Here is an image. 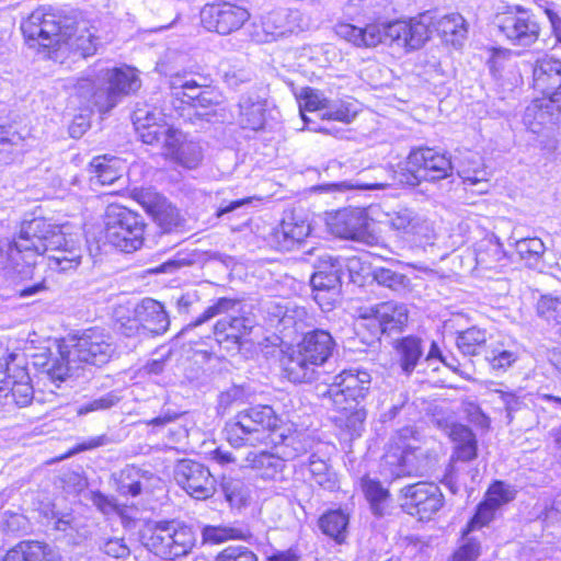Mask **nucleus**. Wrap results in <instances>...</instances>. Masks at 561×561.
<instances>
[{
  "label": "nucleus",
  "instance_id": "nucleus-24",
  "mask_svg": "<svg viewBox=\"0 0 561 561\" xmlns=\"http://www.w3.org/2000/svg\"><path fill=\"white\" fill-rule=\"evenodd\" d=\"M282 366L285 377L294 383H310L319 378V366L296 346L284 352Z\"/></svg>",
  "mask_w": 561,
  "mask_h": 561
},
{
  "label": "nucleus",
  "instance_id": "nucleus-34",
  "mask_svg": "<svg viewBox=\"0 0 561 561\" xmlns=\"http://www.w3.org/2000/svg\"><path fill=\"white\" fill-rule=\"evenodd\" d=\"M266 102L257 95H242L239 101V122L243 128L260 130L265 125Z\"/></svg>",
  "mask_w": 561,
  "mask_h": 561
},
{
  "label": "nucleus",
  "instance_id": "nucleus-5",
  "mask_svg": "<svg viewBox=\"0 0 561 561\" xmlns=\"http://www.w3.org/2000/svg\"><path fill=\"white\" fill-rule=\"evenodd\" d=\"M234 448L277 446L293 440V425L284 423L271 405H255L239 411L224 428Z\"/></svg>",
  "mask_w": 561,
  "mask_h": 561
},
{
  "label": "nucleus",
  "instance_id": "nucleus-38",
  "mask_svg": "<svg viewBox=\"0 0 561 561\" xmlns=\"http://www.w3.org/2000/svg\"><path fill=\"white\" fill-rule=\"evenodd\" d=\"M310 233V225L305 219L291 217L283 220L277 231L278 243L284 250L290 251L302 242Z\"/></svg>",
  "mask_w": 561,
  "mask_h": 561
},
{
  "label": "nucleus",
  "instance_id": "nucleus-23",
  "mask_svg": "<svg viewBox=\"0 0 561 561\" xmlns=\"http://www.w3.org/2000/svg\"><path fill=\"white\" fill-rule=\"evenodd\" d=\"M266 313L270 327L279 331L286 336L304 330L309 325L310 316L305 307L291 302L282 305L270 302L266 306Z\"/></svg>",
  "mask_w": 561,
  "mask_h": 561
},
{
  "label": "nucleus",
  "instance_id": "nucleus-44",
  "mask_svg": "<svg viewBox=\"0 0 561 561\" xmlns=\"http://www.w3.org/2000/svg\"><path fill=\"white\" fill-rule=\"evenodd\" d=\"M362 489L370 503V507L375 515L381 516L385 513L389 500V491L377 480L364 477L362 479Z\"/></svg>",
  "mask_w": 561,
  "mask_h": 561
},
{
  "label": "nucleus",
  "instance_id": "nucleus-3",
  "mask_svg": "<svg viewBox=\"0 0 561 561\" xmlns=\"http://www.w3.org/2000/svg\"><path fill=\"white\" fill-rule=\"evenodd\" d=\"M21 31L30 48L50 59H58L66 51L80 58L96 51L98 38L89 28L68 33V28L61 27L59 19L44 8L34 10L22 22Z\"/></svg>",
  "mask_w": 561,
  "mask_h": 561
},
{
  "label": "nucleus",
  "instance_id": "nucleus-64",
  "mask_svg": "<svg viewBox=\"0 0 561 561\" xmlns=\"http://www.w3.org/2000/svg\"><path fill=\"white\" fill-rule=\"evenodd\" d=\"M119 401H121V397L116 392L111 391L100 398L93 399V400L82 404L78 409V414L85 415L90 412L107 410V409H111L112 407L116 405Z\"/></svg>",
  "mask_w": 561,
  "mask_h": 561
},
{
  "label": "nucleus",
  "instance_id": "nucleus-60",
  "mask_svg": "<svg viewBox=\"0 0 561 561\" xmlns=\"http://www.w3.org/2000/svg\"><path fill=\"white\" fill-rule=\"evenodd\" d=\"M481 553V545L478 538L463 534L462 543L454 552L449 561H477Z\"/></svg>",
  "mask_w": 561,
  "mask_h": 561
},
{
  "label": "nucleus",
  "instance_id": "nucleus-18",
  "mask_svg": "<svg viewBox=\"0 0 561 561\" xmlns=\"http://www.w3.org/2000/svg\"><path fill=\"white\" fill-rule=\"evenodd\" d=\"M176 483L196 500H206L216 491V480L201 462L183 459L174 469Z\"/></svg>",
  "mask_w": 561,
  "mask_h": 561
},
{
  "label": "nucleus",
  "instance_id": "nucleus-55",
  "mask_svg": "<svg viewBox=\"0 0 561 561\" xmlns=\"http://www.w3.org/2000/svg\"><path fill=\"white\" fill-rule=\"evenodd\" d=\"M221 488L226 500L231 506L240 507L247 503L249 492L241 480L231 478L225 479L221 483Z\"/></svg>",
  "mask_w": 561,
  "mask_h": 561
},
{
  "label": "nucleus",
  "instance_id": "nucleus-8",
  "mask_svg": "<svg viewBox=\"0 0 561 561\" xmlns=\"http://www.w3.org/2000/svg\"><path fill=\"white\" fill-rule=\"evenodd\" d=\"M144 547L164 560H174L188 554L196 543L193 527L175 522H159L147 525L140 533Z\"/></svg>",
  "mask_w": 561,
  "mask_h": 561
},
{
  "label": "nucleus",
  "instance_id": "nucleus-39",
  "mask_svg": "<svg viewBox=\"0 0 561 561\" xmlns=\"http://www.w3.org/2000/svg\"><path fill=\"white\" fill-rule=\"evenodd\" d=\"M348 515L342 510L329 511L319 519V527L322 533L334 539L337 543H342L347 534Z\"/></svg>",
  "mask_w": 561,
  "mask_h": 561
},
{
  "label": "nucleus",
  "instance_id": "nucleus-15",
  "mask_svg": "<svg viewBox=\"0 0 561 561\" xmlns=\"http://www.w3.org/2000/svg\"><path fill=\"white\" fill-rule=\"evenodd\" d=\"M401 492L402 508L420 520L431 519L444 504L443 493L434 483L417 482L404 486Z\"/></svg>",
  "mask_w": 561,
  "mask_h": 561
},
{
  "label": "nucleus",
  "instance_id": "nucleus-40",
  "mask_svg": "<svg viewBox=\"0 0 561 561\" xmlns=\"http://www.w3.org/2000/svg\"><path fill=\"white\" fill-rule=\"evenodd\" d=\"M436 28L442 37L451 43L458 45L467 35V23L462 15L459 13H451L440 18L436 23Z\"/></svg>",
  "mask_w": 561,
  "mask_h": 561
},
{
  "label": "nucleus",
  "instance_id": "nucleus-35",
  "mask_svg": "<svg viewBox=\"0 0 561 561\" xmlns=\"http://www.w3.org/2000/svg\"><path fill=\"white\" fill-rule=\"evenodd\" d=\"M342 273L330 272H314L311 276L310 283L313 289V298L320 305L321 308L331 306V301H334L339 296L341 287Z\"/></svg>",
  "mask_w": 561,
  "mask_h": 561
},
{
  "label": "nucleus",
  "instance_id": "nucleus-26",
  "mask_svg": "<svg viewBox=\"0 0 561 561\" xmlns=\"http://www.w3.org/2000/svg\"><path fill=\"white\" fill-rule=\"evenodd\" d=\"M295 346L300 350L306 357L321 367L332 356L335 348V341L328 331L317 329L306 333L302 340Z\"/></svg>",
  "mask_w": 561,
  "mask_h": 561
},
{
  "label": "nucleus",
  "instance_id": "nucleus-42",
  "mask_svg": "<svg viewBox=\"0 0 561 561\" xmlns=\"http://www.w3.org/2000/svg\"><path fill=\"white\" fill-rule=\"evenodd\" d=\"M506 257L499 242L486 240L476 251L477 265L482 270H496L505 264Z\"/></svg>",
  "mask_w": 561,
  "mask_h": 561
},
{
  "label": "nucleus",
  "instance_id": "nucleus-31",
  "mask_svg": "<svg viewBox=\"0 0 561 561\" xmlns=\"http://www.w3.org/2000/svg\"><path fill=\"white\" fill-rule=\"evenodd\" d=\"M382 466L396 478L415 474L420 470L416 449L412 447H398L389 450L383 456Z\"/></svg>",
  "mask_w": 561,
  "mask_h": 561
},
{
  "label": "nucleus",
  "instance_id": "nucleus-46",
  "mask_svg": "<svg viewBox=\"0 0 561 561\" xmlns=\"http://www.w3.org/2000/svg\"><path fill=\"white\" fill-rule=\"evenodd\" d=\"M458 175L462 179L466 188L472 190L474 193L484 194L490 188L488 179L489 174L482 162H477L476 167L472 169L460 168L458 170Z\"/></svg>",
  "mask_w": 561,
  "mask_h": 561
},
{
  "label": "nucleus",
  "instance_id": "nucleus-36",
  "mask_svg": "<svg viewBox=\"0 0 561 561\" xmlns=\"http://www.w3.org/2000/svg\"><path fill=\"white\" fill-rule=\"evenodd\" d=\"M3 561H60L59 556L39 541H23L9 550Z\"/></svg>",
  "mask_w": 561,
  "mask_h": 561
},
{
  "label": "nucleus",
  "instance_id": "nucleus-47",
  "mask_svg": "<svg viewBox=\"0 0 561 561\" xmlns=\"http://www.w3.org/2000/svg\"><path fill=\"white\" fill-rule=\"evenodd\" d=\"M485 360L490 364L492 369L506 370L518 358L516 352L507 350L499 341H491L484 355Z\"/></svg>",
  "mask_w": 561,
  "mask_h": 561
},
{
  "label": "nucleus",
  "instance_id": "nucleus-52",
  "mask_svg": "<svg viewBox=\"0 0 561 561\" xmlns=\"http://www.w3.org/2000/svg\"><path fill=\"white\" fill-rule=\"evenodd\" d=\"M309 471L313 481L325 490H334L337 486L336 477L330 471L328 463L311 455L308 462Z\"/></svg>",
  "mask_w": 561,
  "mask_h": 561
},
{
  "label": "nucleus",
  "instance_id": "nucleus-9",
  "mask_svg": "<svg viewBox=\"0 0 561 561\" xmlns=\"http://www.w3.org/2000/svg\"><path fill=\"white\" fill-rule=\"evenodd\" d=\"M104 224L105 240L114 248L131 253L142 247L146 225L139 214L112 204L106 208Z\"/></svg>",
  "mask_w": 561,
  "mask_h": 561
},
{
  "label": "nucleus",
  "instance_id": "nucleus-54",
  "mask_svg": "<svg viewBox=\"0 0 561 561\" xmlns=\"http://www.w3.org/2000/svg\"><path fill=\"white\" fill-rule=\"evenodd\" d=\"M356 115L357 108L354 103L347 101H329L324 112L321 114V118L348 124Z\"/></svg>",
  "mask_w": 561,
  "mask_h": 561
},
{
  "label": "nucleus",
  "instance_id": "nucleus-61",
  "mask_svg": "<svg viewBox=\"0 0 561 561\" xmlns=\"http://www.w3.org/2000/svg\"><path fill=\"white\" fill-rule=\"evenodd\" d=\"M214 561H259V557L249 547L231 545L222 549Z\"/></svg>",
  "mask_w": 561,
  "mask_h": 561
},
{
  "label": "nucleus",
  "instance_id": "nucleus-29",
  "mask_svg": "<svg viewBox=\"0 0 561 561\" xmlns=\"http://www.w3.org/2000/svg\"><path fill=\"white\" fill-rule=\"evenodd\" d=\"M534 88L550 96L561 92V61L552 57H545L538 60L534 67Z\"/></svg>",
  "mask_w": 561,
  "mask_h": 561
},
{
  "label": "nucleus",
  "instance_id": "nucleus-30",
  "mask_svg": "<svg viewBox=\"0 0 561 561\" xmlns=\"http://www.w3.org/2000/svg\"><path fill=\"white\" fill-rule=\"evenodd\" d=\"M331 416L336 427L344 431L352 438L358 437L365 430L367 412L360 402L342 403L341 407H332Z\"/></svg>",
  "mask_w": 561,
  "mask_h": 561
},
{
  "label": "nucleus",
  "instance_id": "nucleus-33",
  "mask_svg": "<svg viewBox=\"0 0 561 561\" xmlns=\"http://www.w3.org/2000/svg\"><path fill=\"white\" fill-rule=\"evenodd\" d=\"M241 468H251L264 480H274L283 471L284 460L267 451H250L240 462Z\"/></svg>",
  "mask_w": 561,
  "mask_h": 561
},
{
  "label": "nucleus",
  "instance_id": "nucleus-41",
  "mask_svg": "<svg viewBox=\"0 0 561 561\" xmlns=\"http://www.w3.org/2000/svg\"><path fill=\"white\" fill-rule=\"evenodd\" d=\"M248 530L224 525H206L202 529V540L208 545H220L229 540H245Z\"/></svg>",
  "mask_w": 561,
  "mask_h": 561
},
{
  "label": "nucleus",
  "instance_id": "nucleus-4",
  "mask_svg": "<svg viewBox=\"0 0 561 561\" xmlns=\"http://www.w3.org/2000/svg\"><path fill=\"white\" fill-rule=\"evenodd\" d=\"M141 81L135 69L103 68L89 69L81 77L69 78L65 88L82 105H93L101 114L114 108L123 96L135 93Z\"/></svg>",
  "mask_w": 561,
  "mask_h": 561
},
{
  "label": "nucleus",
  "instance_id": "nucleus-50",
  "mask_svg": "<svg viewBox=\"0 0 561 561\" xmlns=\"http://www.w3.org/2000/svg\"><path fill=\"white\" fill-rule=\"evenodd\" d=\"M329 100L325 99L321 92L313 89H306L304 91L302 100L299 103V108L301 113V117L306 124V127L311 130H318L316 127H310L309 123L311 119L305 115V111L308 112H316L317 116L321 118V114L324 112L325 106L328 104ZM322 128H319V131H321Z\"/></svg>",
  "mask_w": 561,
  "mask_h": 561
},
{
  "label": "nucleus",
  "instance_id": "nucleus-13",
  "mask_svg": "<svg viewBox=\"0 0 561 561\" xmlns=\"http://www.w3.org/2000/svg\"><path fill=\"white\" fill-rule=\"evenodd\" d=\"M495 25L500 34L514 46H531L540 34V26L535 16L519 5L516 7V11L496 15Z\"/></svg>",
  "mask_w": 561,
  "mask_h": 561
},
{
  "label": "nucleus",
  "instance_id": "nucleus-45",
  "mask_svg": "<svg viewBox=\"0 0 561 561\" xmlns=\"http://www.w3.org/2000/svg\"><path fill=\"white\" fill-rule=\"evenodd\" d=\"M24 150V138L12 127L0 126V161H13Z\"/></svg>",
  "mask_w": 561,
  "mask_h": 561
},
{
  "label": "nucleus",
  "instance_id": "nucleus-62",
  "mask_svg": "<svg viewBox=\"0 0 561 561\" xmlns=\"http://www.w3.org/2000/svg\"><path fill=\"white\" fill-rule=\"evenodd\" d=\"M496 510L497 508L495 506L484 499V501L479 504L474 516L471 518L463 534L469 535L474 529L488 525L494 518Z\"/></svg>",
  "mask_w": 561,
  "mask_h": 561
},
{
  "label": "nucleus",
  "instance_id": "nucleus-43",
  "mask_svg": "<svg viewBox=\"0 0 561 561\" xmlns=\"http://www.w3.org/2000/svg\"><path fill=\"white\" fill-rule=\"evenodd\" d=\"M122 162L116 159L106 160L105 158H94L90 167L95 173L92 178L93 183L101 185H111L122 175Z\"/></svg>",
  "mask_w": 561,
  "mask_h": 561
},
{
  "label": "nucleus",
  "instance_id": "nucleus-32",
  "mask_svg": "<svg viewBox=\"0 0 561 561\" xmlns=\"http://www.w3.org/2000/svg\"><path fill=\"white\" fill-rule=\"evenodd\" d=\"M397 362L405 375H411L424 355L422 339L408 335L394 344Z\"/></svg>",
  "mask_w": 561,
  "mask_h": 561
},
{
  "label": "nucleus",
  "instance_id": "nucleus-10",
  "mask_svg": "<svg viewBox=\"0 0 561 561\" xmlns=\"http://www.w3.org/2000/svg\"><path fill=\"white\" fill-rule=\"evenodd\" d=\"M453 164L450 159L432 148H417L410 152L405 167L399 174V182L416 186L422 181L435 182L450 176Z\"/></svg>",
  "mask_w": 561,
  "mask_h": 561
},
{
  "label": "nucleus",
  "instance_id": "nucleus-57",
  "mask_svg": "<svg viewBox=\"0 0 561 561\" xmlns=\"http://www.w3.org/2000/svg\"><path fill=\"white\" fill-rule=\"evenodd\" d=\"M198 98L193 107L199 116L216 114V107L220 105V95L209 85H204L203 91L198 92Z\"/></svg>",
  "mask_w": 561,
  "mask_h": 561
},
{
  "label": "nucleus",
  "instance_id": "nucleus-49",
  "mask_svg": "<svg viewBox=\"0 0 561 561\" xmlns=\"http://www.w3.org/2000/svg\"><path fill=\"white\" fill-rule=\"evenodd\" d=\"M374 279L381 286L397 293H407L411 289V279L399 272L386 267H377L373 272Z\"/></svg>",
  "mask_w": 561,
  "mask_h": 561
},
{
  "label": "nucleus",
  "instance_id": "nucleus-12",
  "mask_svg": "<svg viewBox=\"0 0 561 561\" xmlns=\"http://www.w3.org/2000/svg\"><path fill=\"white\" fill-rule=\"evenodd\" d=\"M370 383L371 377L365 370H343L333 377L332 382L321 397L331 407L362 402L370 389Z\"/></svg>",
  "mask_w": 561,
  "mask_h": 561
},
{
  "label": "nucleus",
  "instance_id": "nucleus-22",
  "mask_svg": "<svg viewBox=\"0 0 561 561\" xmlns=\"http://www.w3.org/2000/svg\"><path fill=\"white\" fill-rule=\"evenodd\" d=\"M328 227L339 238L367 242L368 218L364 209L344 208L329 216Z\"/></svg>",
  "mask_w": 561,
  "mask_h": 561
},
{
  "label": "nucleus",
  "instance_id": "nucleus-16",
  "mask_svg": "<svg viewBox=\"0 0 561 561\" xmlns=\"http://www.w3.org/2000/svg\"><path fill=\"white\" fill-rule=\"evenodd\" d=\"M437 425L445 432V434L450 438V440L454 444L449 470L444 481L445 484L448 485L453 492H455V463L457 461L468 462L477 458V437L470 427L460 423H448L447 421L442 422L437 420Z\"/></svg>",
  "mask_w": 561,
  "mask_h": 561
},
{
  "label": "nucleus",
  "instance_id": "nucleus-1",
  "mask_svg": "<svg viewBox=\"0 0 561 561\" xmlns=\"http://www.w3.org/2000/svg\"><path fill=\"white\" fill-rule=\"evenodd\" d=\"M84 247L59 226L35 218L23 222L18 238L0 240V271L10 277L32 278L36 257L47 254V265L58 272L78 268Z\"/></svg>",
  "mask_w": 561,
  "mask_h": 561
},
{
  "label": "nucleus",
  "instance_id": "nucleus-53",
  "mask_svg": "<svg viewBox=\"0 0 561 561\" xmlns=\"http://www.w3.org/2000/svg\"><path fill=\"white\" fill-rule=\"evenodd\" d=\"M519 257L528 265H536L542 257L546 247L539 238H523L515 243Z\"/></svg>",
  "mask_w": 561,
  "mask_h": 561
},
{
  "label": "nucleus",
  "instance_id": "nucleus-28",
  "mask_svg": "<svg viewBox=\"0 0 561 561\" xmlns=\"http://www.w3.org/2000/svg\"><path fill=\"white\" fill-rule=\"evenodd\" d=\"M162 153L167 158L188 169L196 168L203 159L199 144L187 140L180 130L169 138L167 149Z\"/></svg>",
  "mask_w": 561,
  "mask_h": 561
},
{
  "label": "nucleus",
  "instance_id": "nucleus-6",
  "mask_svg": "<svg viewBox=\"0 0 561 561\" xmlns=\"http://www.w3.org/2000/svg\"><path fill=\"white\" fill-rule=\"evenodd\" d=\"M113 337L104 329L90 328L77 337L76 343L59 346L58 355L44 366L51 382H62L78 376L81 365L103 366L115 353Z\"/></svg>",
  "mask_w": 561,
  "mask_h": 561
},
{
  "label": "nucleus",
  "instance_id": "nucleus-2",
  "mask_svg": "<svg viewBox=\"0 0 561 561\" xmlns=\"http://www.w3.org/2000/svg\"><path fill=\"white\" fill-rule=\"evenodd\" d=\"M366 16L371 20L364 27L341 22L336 35L359 48H374L380 44L396 45L407 50L419 49L428 38V25L422 20L385 21L383 18L402 7V0H364Z\"/></svg>",
  "mask_w": 561,
  "mask_h": 561
},
{
  "label": "nucleus",
  "instance_id": "nucleus-7",
  "mask_svg": "<svg viewBox=\"0 0 561 561\" xmlns=\"http://www.w3.org/2000/svg\"><path fill=\"white\" fill-rule=\"evenodd\" d=\"M243 304L239 299L222 297L209 306L199 317L190 325L198 327L217 316H225L214 325V335L216 341L228 352L239 351L242 339L248 335L253 321L245 317Z\"/></svg>",
  "mask_w": 561,
  "mask_h": 561
},
{
  "label": "nucleus",
  "instance_id": "nucleus-11",
  "mask_svg": "<svg viewBox=\"0 0 561 561\" xmlns=\"http://www.w3.org/2000/svg\"><path fill=\"white\" fill-rule=\"evenodd\" d=\"M453 164L450 159L432 148H417L410 152L405 167L399 174V182L416 186L422 181L435 182L450 176Z\"/></svg>",
  "mask_w": 561,
  "mask_h": 561
},
{
  "label": "nucleus",
  "instance_id": "nucleus-25",
  "mask_svg": "<svg viewBox=\"0 0 561 561\" xmlns=\"http://www.w3.org/2000/svg\"><path fill=\"white\" fill-rule=\"evenodd\" d=\"M308 23L298 10H277L270 12L262 20L263 31L274 39L307 28Z\"/></svg>",
  "mask_w": 561,
  "mask_h": 561
},
{
  "label": "nucleus",
  "instance_id": "nucleus-14",
  "mask_svg": "<svg viewBox=\"0 0 561 561\" xmlns=\"http://www.w3.org/2000/svg\"><path fill=\"white\" fill-rule=\"evenodd\" d=\"M387 225L400 238L415 245L433 244L435 239L431 222L411 208H400L387 214Z\"/></svg>",
  "mask_w": 561,
  "mask_h": 561
},
{
  "label": "nucleus",
  "instance_id": "nucleus-27",
  "mask_svg": "<svg viewBox=\"0 0 561 561\" xmlns=\"http://www.w3.org/2000/svg\"><path fill=\"white\" fill-rule=\"evenodd\" d=\"M135 317L142 324L148 336L165 333L170 325L164 306L152 298H144L135 307Z\"/></svg>",
  "mask_w": 561,
  "mask_h": 561
},
{
  "label": "nucleus",
  "instance_id": "nucleus-51",
  "mask_svg": "<svg viewBox=\"0 0 561 561\" xmlns=\"http://www.w3.org/2000/svg\"><path fill=\"white\" fill-rule=\"evenodd\" d=\"M170 88L172 95L181 99L182 103H186L193 107L196 102L199 91H203L204 85L195 80H185L181 76L172 77L170 80Z\"/></svg>",
  "mask_w": 561,
  "mask_h": 561
},
{
  "label": "nucleus",
  "instance_id": "nucleus-63",
  "mask_svg": "<svg viewBox=\"0 0 561 561\" xmlns=\"http://www.w3.org/2000/svg\"><path fill=\"white\" fill-rule=\"evenodd\" d=\"M9 397L11 407L20 408L28 405L34 398L33 387L28 382L9 383Z\"/></svg>",
  "mask_w": 561,
  "mask_h": 561
},
{
  "label": "nucleus",
  "instance_id": "nucleus-20",
  "mask_svg": "<svg viewBox=\"0 0 561 561\" xmlns=\"http://www.w3.org/2000/svg\"><path fill=\"white\" fill-rule=\"evenodd\" d=\"M164 116H172V114H161L147 108H137L133 114V124L141 141L148 145L159 144L163 152L169 138L178 131L164 122Z\"/></svg>",
  "mask_w": 561,
  "mask_h": 561
},
{
  "label": "nucleus",
  "instance_id": "nucleus-17",
  "mask_svg": "<svg viewBox=\"0 0 561 561\" xmlns=\"http://www.w3.org/2000/svg\"><path fill=\"white\" fill-rule=\"evenodd\" d=\"M249 18L247 9L229 2L207 3L201 10L203 26L220 35L238 31Z\"/></svg>",
  "mask_w": 561,
  "mask_h": 561
},
{
  "label": "nucleus",
  "instance_id": "nucleus-56",
  "mask_svg": "<svg viewBox=\"0 0 561 561\" xmlns=\"http://www.w3.org/2000/svg\"><path fill=\"white\" fill-rule=\"evenodd\" d=\"M516 496V490L513 485L503 481L493 482L485 494V499L496 508L513 501Z\"/></svg>",
  "mask_w": 561,
  "mask_h": 561
},
{
  "label": "nucleus",
  "instance_id": "nucleus-21",
  "mask_svg": "<svg viewBox=\"0 0 561 561\" xmlns=\"http://www.w3.org/2000/svg\"><path fill=\"white\" fill-rule=\"evenodd\" d=\"M362 318L367 320V327H373L374 335L379 337L383 333L401 331L408 322L409 312L405 305L387 301L369 308Z\"/></svg>",
  "mask_w": 561,
  "mask_h": 561
},
{
  "label": "nucleus",
  "instance_id": "nucleus-59",
  "mask_svg": "<svg viewBox=\"0 0 561 561\" xmlns=\"http://www.w3.org/2000/svg\"><path fill=\"white\" fill-rule=\"evenodd\" d=\"M494 392L499 394L500 400L504 404L510 423L513 420L514 413L526 408V394L522 390L510 391L503 389H495Z\"/></svg>",
  "mask_w": 561,
  "mask_h": 561
},
{
  "label": "nucleus",
  "instance_id": "nucleus-19",
  "mask_svg": "<svg viewBox=\"0 0 561 561\" xmlns=\"http://www.w3.org/2000/svg\"><path fill=\"white\" fill-rule=\"evenodd\" d=\"M561 119V92L535 99L525 110L524 125L540 135L553 129Z\"/></svg>",
  "mask_w": 561,
  "mask_h": 561
},
{
  "label": "nucleus",
  "instance_id": "nucleus-37",
  "mask_svg": "<svg viewBox=\"0 0 561 561\" xmlns=\"http://www.w3.org/2000/svg\"><path fill=\"white\" fill-rule=\"evenodd\" d=\"M492 335L478 327H471L457 333L456 345L465 356L485 355Z\"/></svg>",
  "mask_w": 561,
  "mask_h": 561
},
{
  "label": "nucleus",
  "instance_id": "nucleus-48",
  "mask_svg": "<svg viewBox=\"0 0 561 561\" xmlns=\"http://www.w3.org/2000/svg\"><path fill=\"white\" fill-rule=\"evenodd\" d=\"M537 316L551 325L561 324V295H541L536 304Z\"/></svg>",
  "mask_w": 561,
  "mask_h": 561
},
{
  "label": "nucleus",
  "instance_id": "nucleus-58",
  "mask_svg": "<svg viewBox=\"0 0 561 561\" xmlns=\"http://www.w3.org/2000/svg\"><path fill=\"white\" fill-rule=\"evenodd\" d=\"M154 220L164 232L171 231L180 225L181 218L178 209L169 204L162 203L153 209Z\"/></svg>",
  "mask_w": 561,
  "mask_h": 561
}]
</instances>
